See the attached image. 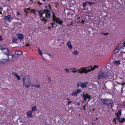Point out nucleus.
<instances>
[{"instance_id": "603ef678", "label": "nucleus", "mask_w": 125, "mask_h": 125, "mask_svg": "<svg viewBox=\"0 0 125 125\" xmlns=\"http://www.w3.org/2000/svg\"><path fill=\"white\" fill-rule=\"evenodd\" d=\"M29 45H30V44H29L27 43L26 44V46H29Z\"/></svg>"}, {"instance_id": "79ce46f5", "label": "nucleus", "mask_w": 125, "mask_h": 125, "mask_svg": "<svg viewBox=\"0 0 125 125\" xmlns=\"http://www.w3.org/2000/svg\"><path fill=\"white\" fill-rule=\"evenodd\" d=\"M65 70L67 72H69V70L68 69H65Z\"/></svg>"}, {"instance_id": "5701e85b", "label": "nucleus", "mask_w": 125, "mask_h": 125, "mask_svg": "<svg viewBox=\"0 0 125 125\" xmlns=\"http://www.w3.org/2000/svg\"><path fill=\"white\" fill-rule=\"evenodd\" d=\"M111 75V74L109 71L107 72V73L106 74H105V76H106V77L108 76H110Z\"/></svg>"}, {"instance_id": "cd10ccee", "label": "nucleus", "mask_w": 125, "mask_h": 125, "mask_svg": "<svg viewBox=\"0 0 125 125\" xmlns=\"http://www.w3.org/2000/svg\"><path fill=\"white\" fill-rule=\"evenodd\" d=\"M36 110L35 106H34L32 107V111H35Z\"/></svg>"}, {"instance_id": "0eeeda50", "label": "nucleus", "mask_w": 125, "mask_h": 125, "mask_svg": "<svg viewBox=\"0 0 125 125\" xmlns=\"http://www.w3.org/2000/svg\"><path fill=\"white\" fill-rule=\"evenodd\" d=\"M112 103V102L111 100L106 99L104 100L103 103L106 105H109V104H111Z\"/></svg>"}, {"instance_id": "f704fd0d", "label": "nucleus", "mask_w": 125, "mask_h": 125, "mask_svg": "<svg viewBox=\"0 0 125 125\" xmlns=\"http://www.w3.org/2000/svg\"><path fill=\"white\" fill-rule=\"evenodd\" d=\"M33 10V13L36 15V10H35V9H32Z\"/></svg>"}, {"instance_id": "6e6552de", "label": "nucleus", "mask_w": 125, "mask_h": 125, "mask_svg": "<svg viewBox=\"0 0 125 125\" xmlns=\"http://www.w3.org/2000/svg\"><path fill=\"white\" fill-rule=\"evenodd\" d=\"M104 78L106 77V76H105V74H104V73L102 71H99L98 75V78H101L103 77Z\"/></svg>"}, {"instance_id": "c03bdc74", "label": "nucleus", "mask_w": 125, "mask_h": 125, "mask_svg": "<svg viewBox=\"0 0 125 125\" xmlns=\"http://www.w3.org/2000/svg\"><path fill=\"white\" fill-rule=\"evenodd\" d=\"M103 34L104 35H107L108 34V33H103Z\"/></svg>"}, {"instance_id": "a18cd8bd", "label": "nucleus", "mask_w": 125, "mask_h": 125, "mask_svg": "<svg viewBox=\"0 0 125 125\" xmlns=\"http://www.w3.org/2000/svg\"><path fill=\"white\" fill-rule=\"evenodd\" d=\"M98 65H94V68H95L97 67H98Z\"/></svg>"}, {"instance_id": "1a4fd4ad", "label": "nucleus", "mask_w": 125, "mask_h": 125, "mask_svg": "<svg viewBox=\"0 0 125 125\" xmlns=\"http://www.w3.org/2000/svg\"><path fill=\"white\" fill-rule=\"evenodd\" d=\"M83 97L84 100L86 101V99H89L90 98V96L87 93H83Z\"/></svg>"}, {"instance_id": "864d4df0", "label": "nucleus", "mask_w": 125, "mask_h": 125, "mask_svg": "<svg viewBox=\"0 0 125 125\" xmlns=\"http://www.w3.org/2000/svg\"><path fill=\"white\" fill-rule=\"evenodd\" d=\"M38 3L40 5H41L42 4V3H40L39 1L38 2Z\"/></svg>"}, {"instance_id": "412c9836", "label": "nucleus", "mask_w": 125, "mask_h": 125, "mask_svg": "<svg viewBox=\"0 0 125 125\" xmlns=\"http://www.w3.org/2000/svg\"><path fill=\"white\" fill-rule=\"evenodd\" d=\"M77 93L76 91H75L74 92L72 93L71 94V95L73 96H77Z\"/></svg>"}, {"instance_id": "338daca9", "label": "nucleus", "mask_w": 125, "mask_h": 125, "mask_svg": "<svg viewBox=\"0 0 125 125\" xmlns=\"http://www.w3.org/2000/svg\"><path fill=\"white\" fill-rule=\"evenodd\" d=\"M50 8L51 9V6L50 7Z\"/></svg>"}, {"instance_id": "2f4dec72", "label": "nucleus", "mask_w": 125, "mask_h": 125, "mask_svg": "<svg viewBox=\"0 0 125 125\" xmlns=\"http://www.w3.org/2000/svg\"><path fill=\"white\" fill-rule=\"evenodd\" d=\"M17 41V39L16 38H13V42L15 43Z\"/></svg>"}, {"instance_id": "393cba45", "label": "nucleus", "mask_w": 125, "mask_h": 125, "mask_svg": "<svg viewBox=\"0 0 125 125\" xmlns=\"http://www.w3.org/2000/svg\"><path fill=\"white\" fill-rule=\"evenodd\" d=\"M81 83H82V82H79L78 83L77 85H76L77 87L78 88V87L80 86L81 87Z\"/></svg>"}, {"instance_id": "69168bd1", "label": "nucleus", "mask_w": 125, "mask_h": 125, "mask_svg": "<svg viewBox=\"0 0 125 125\" xmlns=\"http://www.w3.org/2000/svg\"><path fill=\"white\" fill-rule=\"evenodd\" d=\"M124 105L125 106V103L124 104Z\"/></svg>"}, {"instance_id": "052dcab7", "label": "nucleus", "mask_w": 125, "mask_h": 125, "mask_svg": "<svg viewBox=\"0 0 125 125\" xmlns=\"http://www.w3.org/2000/svg\"><path fill=\"white\" fill-rule=\"evenodd\" d=\"M51 24H52V26L53 27V23H51Z\"/></svg>"}, {"instance_id": "aec40b11", "label": "nucleus", "mask_w": 125, "mask_h": 125, "mask_svg": "<svg viewBox=\"0 0 125 125\" xmlns=\"http://www.w3.org/2000/svg\"><path fill=\"white\" fill-rule=\"evenodd\" d=\"M113 63L116 64H120V61L119 60L114 61H113Z\"/></svg>"}, {"instance_id": "72a5a7b5", "label": "nucleus", "mask_w": 125, "mask_h": 125, "mask_svg": "<svg viewBox=\"0 0 125 125\" xmlns=\"http://www.w3.org/2000/svg\"><path fill=\"white\" fill-rule=\"evenodd\" d=\"M18 80H19L21 79V78L20 76L18 75L16 77Z\"/></svg>"}, {"instance_id": "423d86ee", "label": "nucleus", "mask_w": 125, "mask_h": 125, "mask_svg": "<svg viewBox=\"0 0 125 125\" xmlns=\"http://www.w3.org/2000/svg\"><path fill=\"white\" fill-rule=\"evenodd\" d=\"M115 88L117 91L118 92H121L123 88V84H119L116 85Z\"/></svg>"}, {"instance_id": "a211bd4d", "label": "nucleus", "mask_w": 125, "mask_h": 125, "mask_svg": "<svg viewBox=\"0 0 125 125\" xmlns=\"http://www.w3.org/2000/svg\"><path fill=\"white\" fill-rule=\"evenodd\" d=\"M122 45V43H120L118 45L117 47L116 48L117 50L119 51V50L120 49Z\"/></svg>"}, {"instance_id": "de8ad7c7", "label": "nucleus", "mask_w": 125, "mask_h": 125, "mask_svg": "<svg viewBox=\"0 0 125 125\" xmlns=\"http://www.w3.org/2000/svg\"><path fill=\"white\" fill-rule=\"evenodd\" d=\"M35 85H36L35 84H31V86H32L33 87V86H35Z\"/></svg>"}, {"instance_id": "f257e3e1", "label": "nucleus", "mask_w": 125, "mask_h": 125, "mask_svg": "<svg viewBox=\"0 0 125 125\" xmlns=\"http://www.w3.org/2000/svg\"><path fill=\"white\" fill-rule=\"evenodd\" d=\"M38 12L40 14V17H41V19L43 21H45L44 23H45L47 20V19H46L45 18H50L51 17L50 12L48 10H44L42 13H41L40 11Z\"/></svg>"}, {"instance_id": "c9c22d12", "label": "nucleus", "mask_w": 125, "mask_h": 125, "mask_svg": "<svg viewBox=\"0 0 125 125\" xmlns=\"http://www.w3.org/2000/svg\"><path fill=\"white\" fill-rule=\"evenodd\" d=\"M86 2L91 5L93 4L94 3L93 2Z\"/></svg>"}, {"instance_id": "f03ea898", "label": "nucleus", "mask_w": 125, "mask_h": 125, "mask_svg": "<svg viewBox=\"0 0 125 125\" xmlns=\"http://www.w3.org/2000/svg\"><path fill=\"white\" fill-rule=\"evenodd\" d=\"M30 79V77L28 75L25 76L22 78L23 85L25 87L27 88L31 84Z\"/></svg>"}, {"instance_id": "ddd939ff", "label": "nucleus", "mask_w": 125, "mask_h": 125, "mask_svg": "<svg viewBox=\"0 0 125 125\" xmlns=\"http://www.w3.org/2000/svg\"><path fill=\"white\" fill-rule=\"evenodd\" d=\"M67 45L68 46L69 48L70 49H71L72 48V46L71 44V42L70 41H68L67 42Z\"/></svg>"}, {"instance_id": "e2e57ef3", "label": "nucleus", "mask_w": 125, "mask_h": 125, "mask_svg": "<svg viewBox=\"0 0 125 125\" xmlns=\"http://www.w3.org/2000/svg\"><path fill=\"white\" fill-rule=\"evenodd\" d=\"M115 124H116V121H115Z\"/></svg>"}, {"instance_id": "9b49d317", "label": "nucleus", "mask_w": 125, "mask_h": 125, "mask_svg": "<svg viewBox=\"0 0 125 125\" xmlns=\"http://www.w3.org/2000/svg\"><path fill=\"white\" fill-rule=\"evenodd\" d=\"M11 18V16L10 15H8L7 16H5L4 17V19L5 20H8L9 22L11 21L10 20Z\"/></svg>"}, {"instance_id": "a878e982", "label": "nucleus", "mask_w": 125, "mask_h": 125, "mask_svg": "<svg viewBox=\"0 0 125 125\" xmlns=\"http://www.w3.org/2000/svg\"><path fill=\"white\" fill-rule=\"evenodd\" d=\"M73 53L75 55H77L79 54V52L77 51L76 50H75L73 52Z\"/></svg>"}, {"instance_id": "4468645a", "label": "nucleus", "mask_w": 125, "mask_h": 125, "mask_svg": "<svg viewBox=\"0 0 125 125\" xmlns=\"http://www.w3.org/2000/svg\"><path fill=\"white\" fill-rule=\"evenodd\" d=\"M87 82H85L83 83H81V87L82 88H85L86 87V85L88 84Z\"/></svg>"}, {"instance_id": "b1692460", "label": "nucleus", "mask_w": 125, "mask_h": 125, "mask_svg": "<svg viewBox=\"0 0 125 125\" xmlns=\"http://www.w3.org/2000/svg\"><path fill=\"white\" fill-rule=\"evenodd\" d=\"M38 52H39V54H40V55H41L42 56V57L43 58H44V57H43V56L42 55V53L41 51L40 50V49H38Z\"/></svg>"}, {"instance_id": "7ed1b4c3", "label": "nucleus", "mask_w": 125, "mask_h": 125, "mask_svg": "<svg viewBox=\"0 0 125 125\" xmlns=\"http://www.w3.org/2000/svg\"><path fill=\"white\" fill-rule=\"evenodd\" d=\"M87 67L85 68L84 67L81 68L79 69L78 70L79 71V73H84L85 74L88 72L91 71L93 70L94 69V67L93 68L90 67V68H87Z\"/></svg>"}, {"instance_id": "39448f33", "label": "nucleus", "mask_w": 125, "mask_h": 125, "mask_svg": "<svg viewBox=\"0 0 125 125\" xmlns=\"http://www.w3.org/2000/svg\"><path fill=\"white\" fill-rule=\"evenodd\" d=\"M13 59V58H11V57H8V59H1L0 60V64H4L8 62H11Z\"/></svg>"}, {"instance_id": "7c9ffc66", "label": "nucleus", "mask_w": 125, "mask_h": 125, "mask_svg": "<svg viewBox=\"0 0 125 125\" xmlns=\"http://www.w3.org/2000/svg\"><path fill=\"white\" fill-rule=\"evenodd\" d=\"M87 2H83V7H86V3Z\"/></svg>"}, {"instance_id": "bb28decb", "label": "nucleus", "mask_w": 125, "mask_h": 125, "mask_svg": "<svg viewBox=\"0 0 125 125\" xmlns=\"http://www.w3.org/2000/svg\"><path fill=\"white\" fill-rule=\"evenodd\" d=\"M119 51V50L115 49L114 51V54H116Z\"/></svg>"}, {"instance_id": "4d7b16f0", "label": "nucleus", "mask_w": 125, "mask_h": 125, "mask_svg": "<svg viewBox=\"0 0 125 125\" xmlns=\"http://www.w3.org/2000/svg\"><path fill=\"white\" fill-rule=\"evenodd\" d=\"M31 12H33V10H32V9H31Z\"/></svg>"}, {"instance_id": "49530a36", "label": "nucleus", "mask_w": 125, "mask_h": 125, "mask_svg": "<svg viewBox=\"0 0 125 125\" xmlns=\"http://www.w3.org/2000/svg\"><path fill=\"white\" fill-rule=\"evenodd\" d=\"M71 102H72L71 101H69L68 102V104H70L71 103Z\"/></svg>"}, {"instance_id": "c756f323", "label": "nucleus", "mask_w": 125, "mask_h": 125, "mask_svg": "<svg viewBox=\"0 0 125 125\" xmlns=\"http://www.w3.org/2000/svg\"><path fill=\"white\" fill-rule=\"evenodd\" d=\"M74 69L75 70H74L73 69H72V72H73V73H75L77 71H78V70H76L75 68H74Z\"/></svg>"}, {"instance_id": "13d9d810", "label": "nucleus", "mask_w": 125, "mask_h": 125, "mask_svg": "<svg viewBox=\"0 0 125 125\" xmlns=\"http://www.w3.org/2000/svg\"><path fill=\"white\" fill-rule=\"evenodd\" d=\"M47 54L48 55H49V56H50H50H51V55H50V54H48V53H47Z\"/></svg>"}, {"instance_id": "9d476101", "label": "nucleus", "mask_w": 125, "mask_h": 125, "mask_svg": "<svg viewBox=\"0 0 125 125\" xmlns=\"http://www.w3.org/2000/svg\"><path fill=\"white\" fill-rule=\"evenodd\" d=\"M117 117V119L119 121H120V116L121 115V112L120 111H119L117 113H115Z\"/></svg>"}, {"instance_id": "2eb2a0df", "label": "nucleus", "mask_w": 125, "mask_h": 125, "mask_svg": "<svg viewBox=\"0 0 125 125\" xmlns=\"http://www.w3.org/2000/svg\"><path fill=\"white\" fill-rule=\"evenodd\" d=\"M17 122L18 125H22L23 124V121L20 119H18L17 120Z\"/></svg>"}, {"instance_id": "bf43d9fd", "label": "nucleus", "mask_w": 125, "mask_h": 125, "mask_svg": "<svg viewBox=\"0 0 125 125\" xmlns=\"http://www.w3.org/2000/svg\"><path fill=\"white\" fill-rule=\"evenodd\" d=\"M73 22H71V25H73Z\"/></svg>"}, {"instance_id": "774afa93", "label": "nucleus", "mask_w": 125, "mask_h": 125, "mask_svg": "<svg viewBox=\"0 0 125 125\" xmlns=\"http://www.w3.org/2000/svg\"><path fill=\"white\" fill-rule=\"evenodd\" d=\"M46 125H49L46 124Z\"/></svg>"}, {"instance_id": "6e6d98bb", "label": "nucleus", "mask_w": 125, "mask_h": 125, "mask_svg": "<svg viewBox=\"0 0 125 125\" xmlns=\"http://www.w3.org/2000/svg\"><path fill=\"white\" fill-rule=\"evenodd\" d=\"M86 106V105H84V106H83V109H84L85 110V106Z\"/></svg>"}, {"instance_id": "8fccbe9b", "label": "nucleus", "mask_w": 125, "mask_h": 125, "mask_svg": "<svg viewBox=\"0 0 125 125\" xmlns=\"http://www.w3.org/2000/svg\"><path fill=\"white\" fill-rule=\"evenodd\" d=\"M26 9L28 10H30V8H26Z\"/></svg>"}, {"instance_id": "6ab92c4d", "label": "nucleus", "mask_w": 125, "mask_h": 125, "mask_svg": "<svg viewBox=\"0 0 125 125\" xmlns=\"http://www.w3.org/2000/svg\"><path fill=\"white\" fill-rule=\"evenodd\" d=\"M23 38V35L22 34H19L18 35V38L22 40Z\"/></svg>"}, {"instance_id": "3c124183", "label": "nucleus", "mask_w": 125, "mask_h": 125, "mask_svg": "<svg viewBox=\"0 0 125 125\" xmlns=\"http://www.w3.org/2000/svg\"><path fill=\"white\" fill-rule=\"evenodd\" d=\"M85 22V21H81V22L82 23H84V22Z\"/></svg>"}, {"instance_id": "dca6fc26", "label": "nucleus", "mask_w": 125, "mask_h": 125, "mask_svg": "<svg viewBox=\"0 0 125 125\" xmlns=\"http://www.w3.org/2000/svg\"><path fill=\"white\" fill-rule=\"evenodd\" d=\"M22 52L20 51H17L15 52V54L18 55H21L22 54Z\"/></svg>"}, {"instance_id": "58836bf2", "label": "nucleus", "mask_w": 125, "mask_h": 125, "mask_svg": "<svg viewBox=\"0 0 125 125\" xmlns=\"http://www.w3.org/2000/svg\"><path fill=\"white\" fill-rule=\"evenodd\" d=\"M24 11H25V12H26L27 14L28 13V11L26 9V8L24 9Z\"/></svg>"}, {"instance_id": "680f3d73", "label": "nucleus", "mask_w": 125, "mask_h": 125, "mask_svg": "<svg viewBox=\"0 0 125 125\" xmlns=\"http://www.w3.org/2000/svg\"><path fill=\"white\" fill-rule=\"evenodd\" d=\"M48 28L49 29H50L51 28V27H48Z\"/></svg>"}, {"instance_id": "0e129e2a", "label": "nucleus", "mask_w": 125, "mask_h": 125, "mask_svg": "<svg viewBox=\"0 0 125 125\" xmlns=\"http://www.w3.org/2000/svg\"><path fill=\"white\" fill-rule=\"evenodd\" d=\"M0 14H2V12H0Z\"/></svg>"}, {"instance_id": "e433bc0d", "label": "nucleus", "mask_w": 125, "mask_h": 125, "mask_svg": "<svg viewBox=\"0 0 125 125\" xmlns=\"http://www.w3.org/2000/svg\"><path fill=\"white\" fill-rule=\"evenodd\" d=\"M48 81L50 82L51 81V78L50 77H49L48 79Z\"/></svg>"}, {"instance_id": "473e14b6", "label": "nucleus", "mask_w": 125, "mask_h": 125, "mask_svg": "<svg viewBox=\"0 0 125 125\" xmlns=\"http://www.w3.org/2000/svg\"><path fill=\"white\" fill-rule=\"evenodd\" d=\"M76 91L78 94V93L80 92L81 91V89H78Z\"/></svg>"}, {"instance_id": "4c0bfd02", "label": "nucleus", "mask_w": 125, "mask_h": 125, "mask_svg": "<svg viewBox=\"0 0 125 125\" xmlns=\"http://www.w3.org/2000/svg\"><path fill=\"white\" fill-rule=\"evenodd\" d=\"M53 18L54 19H55V20L57 18H56V17L55 16V14L54 13L53 15Z\"/></svg>"}, {"instance_id": "20e7f679", "label": "nucleus", "mask_w": 125, "mask_h": 125, "mask_svg": "<svg viewBox=\"0 0 125 125\" xmlns=\"http://www.w3.org/2000/svg\"><path fill=\"white\" fill-rule=\"evenodd\" d=\"M3 53L4 54L7 55L8 57H11V58H13L14 55L9 53V51L6 48H2L1 49Z\"/></svg>"}, {"instance_id": "ea45409f", "label": "nucleus", "mask_w": 125, "mask_h": 125, "mask_svg": "<svg viewBox=\"0 0 125 125\" xmlns=\"http://www.w3.org/2000/svg\"><path fill=\"white\" fill-rule=\"evenodd\" d=\"M35 87L38 88H39L40 87V85L39 84H37L35 85Z\"/></svg>"}, {"instance_id": "c85d7f7f", "label": "nucleus", "mask_w": 125, "mask_h": 125, "mask_svg": "<svg viewBox=\"0 0 125 125\" xmlns=\"http://www.w3.org/2000/svg\"><path fill=\"white\" fill-rule=\"evenodd\" d=\"M12 74L15 77H16L18 75L16 73L14 72H13L12 73Z\"/></svg>"}, {"instance_id": "09e8293b", "label": "nucleus", "mask_w": 125, "mask_h": 125, "mask_svg": "<svg viewBox=\"0 0 125 125\" xmlns=\"http://www.w3.org/2000/svg\"><path fill=\"white\" fill-rule=\"evenodd\" d=\"M80 18L79 17H77V20H79L80 19Z\"/></svg>"}, {"instance_id": "a19ab883", "label": "nucleus", "mask_w": 125, "mask_h": 125, "mask_svg": "<svg viewBox=\"0 0 125 125\" xmlns=\"http://www.w3.org/2000/svg\"><path fill=\"white\" fill-rule=\"evenodd\" d=\"M123 45H124V46L123 47H122L124 49L125 47V41L123 43Z\"/></svg>"}, {"instance_id": "37998d69", "label": "nucleus", "mask_w": 125, "mask_h": 125, "mask_svg": "<svg viewBox=\"0 0 125 125\" xmlns=\"http://www.w3.org/2000/svg\"><path fill=\"white\" fill-rule=\"evenodd\" d=\"M2 40V36L0 35V41H1Z\"/></svg>"}, {"instance_id": "4be33fe9", "label": "nucleus", "mask_w": 125, "mask_h": 125, "mask_svg": "<svg viewBox=\"0 0 125 125\" xmlns=\"http://www.w3.org/2000/svg\"><path fill=\"white\" fill-rule=\"evenodd\" d=\"M125 121V119L124 118H122L120 120V121H119L121 123H122Z\"/></svg>"}, {"instance_id": "f8f14e48", "label": "nucleus", "mask_w": 125, "mask_h": 125, "mask_svg": "<svg viewBox=\"0 0 125 125\" xmlns=\"http://www.w3.org/2000/svg\"><path fill=\"white\" fill-rule=\"evenodd\" d=\"M32 111H30L28 112L27 114V117L29 118L32 117L33 116L32 115Z\"/></svg>"}, {"instance_id": "5fc2aeb1", "label": "nucleus", "mask_w": 125, "mask_h": 125, "mask_svg": "<svg viewBox=\"0 0 125 125\" xmlns=\"http://www.w3.org/2000/svg\"><path fill=\"white\" fill-rule=\"evenodd\" d=\"M117 119L116 118V119H114V120H113V122H115L116 121H115V119Z\"/></svg>"}, {"instance_id": "f3484780", "label": "nucleus", "mask_w": 125, "mask_h": 125, "mask_svg": "<svg viewBox=\"0 0 125 125\" xmlns=\"http://www.w3.org/2000/svg\"><path fill=\"white\" fill-rule=\"evenodd\" d=\"M55 20L56 23H58L60 24H61L62 23V21L60 20L59 18H56Z\"/></svg>"}]
</instances>
